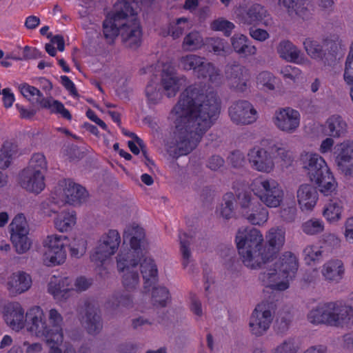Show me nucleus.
Wrapping results in <instances>:
<instances>
[{"label":"nucleus","instance_id":"1","mask_svg":"<svg viewBox=\"0 0 353 353\" xmlns=\"http://www.w3.org/2000/svg\"><path fill=\"white\" fill-rule=\"evenodd\" d=\"M219 110L215 92L198 84L188 87L170 112L174 130L167 143L168 152L174 157L190 153L215 123Z\"/></svg>","mask_w":353,"mask_h":353},{"label":"nucleus","instance_id":"2","mask_svg":"<svg viewBox=\"0 0 353 353\" xmlns=\"http://www.w3.org/2000/svg\"><path fill=\"white\" fill-rule=\"evenodd\" d=\"M6 324L13 330H21L27 321L28 330L39 338H44L49 347L48 353H61L59 345L63 342V317L55 308L43 310L39 306L31 307L26 314L18 302L7 304L3 310Z\"/></svg>","mask_w":353,"mask_h":353},{"label":"nucleus","instance_id":"3","mask_svg":"<svg viewBox=\"0 0 353 353\" xmlns=\"http://www.w3.org/2000/svg\"><path fill=\"white\" fill-rule=\"evenodd\" d=\"M103 34L111 43L121 34L123 42L130 48H137L141 42V30L134 11L125 0L118 1L114 5L113 17L104 21Z\"/></svg>","mask_w":353,"mask_h":353},{"label":"nucleus","instance_id":"4","mask_svg":"<svg viewBox=\"0 0 353 353\" xmlns=\"http://www.w3.org/2000/svg\"><path fill=\"white\" fill-rule=\"evenodd\" d=\"M235 241L243 264L250 269H257L268 261L270 254H265L262 233L256 228H241L237 231Z\"/></svg>","mask_w":353,"mask_h":353},{"label":"nucleus","instance_id":"5","mask_svg":"<svg viewBox=\"0 0 353 353\" xmlns=\"http://www.w3.org/2000/svg\"><path fill=\"white\" fill-rule=\"evenodd\" d=\"M301 160L310 180L318 185L321 192L329 195L336 190V182L320 155L307 152L301 155Z\"/></svg>","mask_w":353,"mask_h":353},{"label":"nucleus","instance_id":"6","mask_svg":"<svg viewBox=\"0 0 353 353\" xmlns=\"http://www.w3.org/2000/svg\"><path fill=\"white\" fill-rule=\"evenodd\" d=\"M347 308L345 305L335 302L319 304L307 314L310 323L331 326H342L347 322Z\"/></svg>","mask_w":353,"mask_h":353},{"label":"nucleus","instance_id":"7","mask_svg":"<svg viewBox=\"0 0 353 353\" xmlns=\"http://www.w3.org/2000/svg\"><path fill=\"white\" fill-rule=\"evenodd\" d=\"M250 188L254 195L268 208H277L283 201V190L274 179L257 177L252 181Z\"/></svg>","mask_w":353,"mask_h":353},{"label":"nucleus","instance_id":"8","mask_svg":"<svg viewBox=\"0 0 353 353\" xmlns=\"http://www.w3.org/2000/svg\"><path fill=\"white\" fill-rule=\"evenodd\" d=\"M237 201L240 205L241 216L249 223L262 225L268 221V210L258 201H254L250 193L245 191L239 192Z\"/></svg>","mask_w":353,"mask_h":353},{"label":"nucleus","instance_id":"9","mask_svg":"<svg viewBox=\"0 0 353 353\" xmlns=\"http://www.w3.org/2000/svg\"><path fill=\"white\" fill-rule=\"evenodd\" d=\"M121 236L116 230H110L99 239L98 244L92 254L91 261L100 265L113 255L119 248Z\"/></svg>","mask_w":353,"mask_h":353},{"label":"nucleus","instance_id":"10","mask_svg":"<svg viewBox=\"0 0 353 353\" xmlns=\"http://www.w3.org/2000/svg\"><path fill=\"white\" fill-rule=\"evenodd\" d=\"M66 244L65 236H48L43 242V262L48 266L63 263L66 259Z\"/></svg>","mask_w":353,"mask_h":353},{"label":"nucleus","instance_id":"11","mask_svg":"<svg viewBox=\"0 0 353 353\" xmlns=\"http://www.w3.org/2000/svg\"><path fill=\"white\" fill-rule=\"evenodd\" d=\"M10 239L18 254L26 253L30 250L32 242L28 234L29 228L26 217L19 214L12 219L10 225Z\"/></svg>","mask_w":353,"mask_h":353},{"label":"nucleus","instance_id":"12","mask_svg":"<svg viewBox=\"0 0 353 353\" xmlns=\"http://www.w3.org/2000/svg\"><path fill=\"white\" fill-rule=\"evenodd\" d=\"M274 313L269 304H260L252 312L249 321V330L255 336L264 335L269 330Z\"/></svg>","mask_w":353,"mask_h":353},{"label":"nucleus","instance_id":"13","mask_svg":"<svg viewBox=\"0 0 353 353\" xmlns=\"http://www.w3.org/2000/svg\"><path fill=\"white\" fill-rule=\"evenodd\" d=\"M301 114L291 107L276 109L272 117V122L280 131L286 134L294 133L300 125Z\"/></svg>","mask_w":353,"mask_h":353},{"label":"nucleus","instance_id":"14","mask_svg":"<svg viewBox=\"0 0 353 353\" xmlns=\"http://www.w3.org/2000/svg\"><path fill=\"white\" fill-rule=\"evenodd\" d=\"M237 19L240 23L248 26H265L273 25V21L267 9L259 3H253L239 11Z\"/></svg>","mask_w":353,"mask_h":353},{"label":"nucleus","instance_id":"15","mask_svg":"<svg viewBox=\"0 0 353 353\" xmlns=\"http://www.w3.org/2000/svg\"><path fill=\"white\" fill-rule=\"evenodd\" d=\"M57 194L61 202L74 205L84 202L88 196L84 188L71 180L65 179L60 181Z\"/></svg>","mask_w":353,"mask_h":353},{"label":"nucleus","instance_id":"16","mask_svg":"<svg viewBox=\"0 0 353 353\" xmlns=\"http://www.w3.org/2000/svg\"><path fill=\"white\" fill-rule=\"evenodd\" d=\"M231 121L236 125H249L257 119V112L248 101L233 103L228 109Z\"/></svg>","mask_w":353,"mask_h":353},{"label":"nucleus","instance_id":"17","mask_svg":"<svg viewBox=\"0 0 353 353\" xmlns=\"http://www.w3.org/2000/svg\"><path fill=\"white\" fill-rule=\"evenodd\" d=\"M335 162L338 170L347 177H353V142H343L335 147Z\"/></svg>","mask_w":353,"mask_h":353},{"label":"nucleus","instance_id":"18","mask_svg":"<svg viewBox=\"0 0 353 353\" xmlns=\"http://www.w3.org/2000/svg\"><path fill=\"white\" fill-rule=\"evenodd\" d=\"M320 272L324 281L330 284H337L345 276V266L341 259L332 258L321 266Z\"/></svg>","mask_w":353,"mask_h":353},{"label":"nucleus","instance_id":"19","mask_svg":"<svg viewBox=\"0 0 353 353\" xmlns=\"http://www.w3.org/2000/svg\"><path fill=\"white\" fill-rule=\"evenodd\" d=\"M248 161L251 167L261 172L270 173L274 168L271 154L263 148H254L248 152Z\"/></svg>","mask_w":353,"mask_h":353},{"label":"nucleus","instance_id":"20","mask_svg":"<svg viewBox=\"0 0 353 353\" xmlns=\"http://www.w3.org/2000/svg\"><path fill=\"white\" fill-rule=\"evenodd\" d=\"M228 85L234 89L243 92L247 88L248 70L238 63L228 64L225 70Z\"/></svg>","mask_w":353,"mask_h":353},{"label":"nucleus","instance_id":"21","mask_svg":"<svg viewBox=\"0 0 353 353\" xmlns=\"http://www.w3.org/2000/svg\"><path fill=\"white\" fill-rule=\"evenodd\" d=\"M143 257L141 249L132 248L121 249L116 259L118 272L138 269Z\"/></svg>","mask_w":353,"mask_h":353},{"label":"nucleus","instance_id":"22","mask_svg":"<svg viewBox=\"0 0 353 353\" xmlns=\"http://www.w3.org/2000/svg\"><path fill=\"white\" fill-rule=\"evenodd\" d=\"M260 280L266 286L272 290L283 291L289 288L288 279H287L274 263L269 265L266 270L261 272Z\"/></svg>","mask_w":353,"mask_h":353},{"label":"nucleus","instance_id":"23","mask_svg":"<svg viewBox=\"0 0 353 353\" xmlns=\"http://www.w3.org/2000/svg\"><path fill=\"white\" fill-rule=\"evenodd\" d=\"M32 285L30 276L22 271L11 274L6 281V289L9 294L16 296L28 291Z\"/></svg>","mask_w":353,"mask_h":353},{"label":"nucleus","instance_id":"24","mask_svg":"<svg viewBox=\"0 0 353 353\" xmlns=\"http://www.w3.org/2000/svg\"><path fill=\"white\" fill-rule=\"evenodd\" d=\"M283 8L291 18L299 17L307 20L310 17L307 0H272Z\"/></svg>","mask_w":353,"mask_h":353},{"label":"nucleus","instance_id":"25","mask_svg":"<svg viewBox=\"0 0 353 353\" xmlns=\"http://www.w3.org/2000/svg\"><path fill=\"white\" fill-rule=\"evenodd\" d=\"M268 248H264V254H270L268 261L283 248L285 241V230L281 227L271 228L265 234Z\"/></svg>","mask_w":353,"mask_h":353},{"label":"nucleus","instance_id":"26","mask_svg":"<svg viewBox=\"0 0 353 353\" xmlns=\"http://www.w3.org/2000/svg\"><path fill=\"white\" fill-rule=\"evenodd\" d=\"M181 81H185L183 77L176 76V70L170 64H164L162 70L161 83L166 95L168 97L175 96L181 85Z\"/></svg>","mask_w":353,"mask_h":353},{"label":"nucleus","instance_id":"27","mask_svg":"<svg viewBox=\"0 0 353 353\" xmlns=\"http://www.w3.org/2000/svg\"><path fill=\"white\" fill-rule=\"evenodd\" d=\"M44 179L39 171L24 169L20 174L19 183L27 191L38 194L45 188Z\"/></svg>","mask_w":353,"mask_h":353},{"label":"nucleus","instance_id":"28","mask_svg":"<svg viewBox=\"0 0 353 353\" xmlns=\"http://www.w3.org/2000/svg\"><path fill=\"white\" fill-rule=\"evenodd\" d=\"M276 52L288 62L302 64L307 61L301 51L289 40L281 41L276 46Z\"/></svg>","mask_w":353,"mask_h":353},{"label":"nucleus","instance_id":"29","mask_svg":"<svg viewBox=\"0 0 353 353\" xmlns=\"http://www.w3.org/2000/svg\"><path fill=\"white\" fill-rule=\"evenodd\" d=\"M82 322L90 334L96 335L99 334L103 326L98 307L91 303L86 304L85 315L82 318Z\"/></svg>","mask_w":353,"mask_h":353},{"label":"nucleus","instance_id":"30","mask_svg":"<svg viewBox=\"0 0 353 353\" xmlns=\"http://www.w3.org/2000/svg\"><path fill=\"white\" fill-rule=\"evenodd\" d=\"M296 197L302 210H311L316 204L318 192L312 185L302 184L296 191Z\"/></svg>","mask_w":353,"mask_h":353},{"label":"nucleus","instance_id":"31","mask_svg":"<svg viewBox=\"0 0 353 353\" xmlns=\"http://www.w3.org/2000/svg\"><path fill=\"white\" fill-rule=\"evenodd\" d=\"M196 76L198 79H203L214 86L221 85L223 81V77L220 69L212 63L205 61V60L198 69Z\"/></svg>","mask_w":353,"mask_h":353},{"label":"nucleus","instance_id":"32","mask_svg":"<svg viewBox=\"0 0 353 353\" xmlns=\"http://www.w3.org/2000/svg\"><path fill=\"white\" fill-rule=\"evenodd\" d=\"M287 279L294 277L298 270V259L291 252H285L274 263Z\"/></svg>","mask_w":353,"mask_h":353},{"label":"nucleus","instance_id":"33","mask_svg":"<svg viewBox=\"0 0 353 353\" xmlns=\"http://www.w3.org/2000/svg\"><path fill=\"white\" fill-rule=\"evenodd\" d=\"M141 272L144 280V288L154 284L158 279V270L154 260L150 257L142 259L139 263Z\"/></svg>","mask_w":353,"mask_h":353},{"label":"nucleus","instance_id":"34","mask_svg":"<svg viewBox=\"0 0 353 353\" xmlns=\"http://www.w3.org/2000/svg\"><path fill=\"white\" fill-rule=\"evenodd\" d=\"M123 238L124 241H129L130 248L141 249V246L145 239V232L144 230L137 224H130L125 227L123 231Z\"/></svg>","mask_w":353,"mask_h":353},{"label":"nucleus","instance_id":"35","mask_svg":"<svg viewBox=\"0 0 353 353\" xmlns=\"http://www.w3.org/2000/svg\"><path fill=\"white\" fill-rule=\"evenodd\" d=\"M343 202L337 198L330 199L324 206L323 216L329 223H336L341 219Z\"/></svg>","mask_w":353,"mask_h":353},{"label":"nucleus","instance_id":"36","mask_svg":"<svg viewBox=\"0 0 353 353\" xmlns=\"http://www.w3.org/2000/svg\"><path fill=\"white\" fill-rule=\"evenodd\" d=\"M347 125L343 119L337 115L330 117L324 126L325 134L333 137H340L346 132Z\"/></svg>","mask_w":353,"mask_h":353},{"label":"nucleus","instance_id":"37","mask_svg":"<svg viewBox=\"0 0 353 353\" xmlns=\"http://www.w3.org/2000/svg\"><path fill=\"white\" fill-rule=\"evenodd\" d=\"M179 241L180 244V252L182 257V265L188 272L192 271V267L189 265L192 262V252L190 245L192 243V238L186 233H179Z\"/></svg>","mask_w":353,"mask_h":353},{"label":"nucleus","instance_id":"38","mask_svg":"<svg viewBox=\"0 0 353 353\" xmlns=\"http://www.w3.org/2000/svg\"><path fill=\"white\" fill-rule=\"evenodd\" d=\"M72 289L71 280L65 277L57 282L51 281L48 284V292L54 296L55 299H66L68 292Z\"/></svg>","mask_w":353,"mask_h":353},{"label":"nucleus","instance_id":"39","mask_svg":"<svg viewBox=\"0 0 353 353\" xmlns=\"http://www.w3.org/2000/svg\"><path fill=\"white\" fill-rule=\"evenodd\" d=\"M76 223V214L74 211L63 210L59 213L54 220L56 228L60 232H67L70 230Z\"/></svg>","mask_w":353,"mask_h":353},{"label":"nucleus","instance_id":"40","mask_svg":"<svg viewBox=\"0 0 353 353\" xmlns=\"http://www.w3.org/2000/svg\"><path fill=\"white\" fill-rule=\"evenodd\" d=\"M271 151L275 155V158L280 161L283 167L288 168L292 165L294 159L293 152L283 144L274 145L271 147Z\"/></svg>","mask_w":353,"mask_h":353},{"label":"nucleus","instance_id":"41","mask_svg":"<svg viewBox=\"0 0 353 353\" xmlns=\"http://www.w3.org/2000/svg\"><path fill=\"white\" fill-rule=\"evenodd\" d=\"M205 45L210 52L219 56H225L229 53L228 43L223 39L219 37L207 38Z\"/></svg>","mask_w":353,"mask_h":353},{"label":"nucleus","instance_id":"42","mask_svg":"<svg viewBox=\"0 0 353 353\" xmlns=\"http://www.w3.org/2000/svg\"><path fill=\"white\" fill-rule=\"evenodd\" d=\"M205 44L203 37L198 31H192L183 39L182 48L185 51H194Z\"/></svg>","mask_w":353,"mask_h":353},{"label":"nucleus","instance_id":"43","mask_svg":"<svg viewBox=\"0 0 353 353\" xmlns=\"http://www.w3.org/2000/svg\"><path fill=\"white\" fill-rule=\"evenodd\" d=\"M39 105L43 108L50 109L52 112L60 114L63 118L70 120L72 117L69 111L65 108L63 104L52 97L46 99H40Z\"/></svg>","mask_w":353,"mask_h":353},{"label":"nucleus","instance_id":"44","mask_svg":"<svg viewBox=\"0 0 353 353\" xmlns=\"http://www.w3.org/2000/svg\"><path fill=\"white\" fill-rule=\"evenodd\" d=\"M256 86L263 91H273L276 88V78L268 71H262L256 76Z\"/></svg>","mask_w":353,"mask_h":353},{"label":"nucleus","instance_id":"45","mask_svg":"<svg viewBox=\"0 0 353 353\" xmlns=\"http://www.w3.org/2000/svg\"><path fill=\"white\" fill-rule=\"evenodd\" d=\"M204 60V57L192 54H188L180 58L179 67L184 70H193L195 75H196L197 70L201 67Z\"/></svg>","mask_w":353,"mask_h":353},{"label":"nucleus","instance_id":"46","mask_svg":"<svg viewBox=\"0 0 353 353\" xmlns=\"http://www.w3.org/2000/svg\"><path fill=\"white\" fill-rule=\"evenodd\" d=\"M303 46L307 54L312 59L322 60L325 56L323 47L318 41L311 38H307L303 41Z\"/></svg>","mask_w":353,"mask_h":353},{"label":"nucleus","instance_id":"47","mask_svg":"<svg viewBox=\"0 0 353 353\" xmlns=\"http://www.w3.org/2000/svg\"><path fill=\"white\" fill-rule=\"evenodd\" d=\"M121 274L122 284L128 291L135 290L139 284L138 269L119 272Z\"/></svg>","mask_w":353,"mask_h":353},{"label":"nucleus","instance_id":"48","mask_svg":"<svg viewBox=\"0 0 353 353\" xmlns=\"http://www.w3.org/2000/svg\"><path fill=\"white\" fill-rule=\"evenodd\" d=\"M17 152V146L11 142H6L0 151V168H7Z\"/></svg>","mask_w":353,"mask_h":353},{"label":"nucleus","instance_id":"49","mask_svg":"<svg viewBox=\"0 0 353 353\" xmlns=\"http://www.w3.org/2000/svg\"><path fill=\"white\" fill-rule=\"evenodd\" d=\"M325 228L324 222L316 218L310 219L301 225L302 231L307 235H316L321 233Z\"/></svg>","mask_w":353,"mask_h":353},{"label":"nucleus","instance_id":"50","mask_svg":"<svg viewBox=\"0 0 353 353\" xmlns=\"http://www.w3.org/2000/svg\"><path fill=\"white\" fill-rule=\"evenodd\" d=\"M300 346L294 338H288L274 347L270 353H298Z\"/></svg>","mask_w":353,"mask_h":353},{"label":"nucleus","instance_id":"51","mask_svg":"<svg viewBox=\"0 0 353 353\" xmlns=\"http://www.w3.org/2000/svg\"><path fill=\"white\" fill-rule=\"evenodd\" d=\"M343 79L345 82L351 86L350 96L353 101V42L351 43L350 50L346 58Z\"/></svg>","mask_w":353,"mask_h":353},{"label":"nucleus","instance_id":"52","mask_svg":"<svg viewBox=\"0 0 353 353\" xmlns=\"http://www.w3.org/2000/svg\"><path fill=\"white\" fill-rule=\"evenodd\" d=\"M218 213L225 220L231 219L234 215V196L232 194H226L223 203L218 210Z\"/></svg>","mask_w":353,"mask_h":353},{"label":"nucleus","instance_id":"53","mask_svg":"<svg viewBox=\"0 0 353 353\" xmlns=\"http://www.w3.org/2000/svg\"><path fill=\"white\" fill-rule=\"evenodd\" d=\"M26 169L31 171H39L40 173L44 175L48 169V163L45 156L41 153L33 154L28 166Z\"/></svg>","mask_w":353,"mask_h":353},{"label":"nucleus","instance_id":"54","mask_svg":"<svg viewBox=\"0 0 353 353\" xmlns=\"http://www.w3.org/2000/svg\"><path fill=\"white\" fill-rule=\"evenodd\" d=\"M190 28L188 18L181 17L177 19L175 23L170 25L168 34L176 39L179 38L183 34V32Z\"/></svg>","mask_w":353,"mask_h":353},{"label":"nucleus","instance_id":"55","mask_svg":"<svg viewBox=\"0 0 353 353\" xmlns=\"http://www.w3.org/2000/svg\"><path fill=\"white\" fill-rule=\"evenodd\" d=\"M170 294L165 287L154 288L152 291V301L154 305L165 307Z\"/></svg>","mask_w":353,"mask_h":353},{"label":"nucleus","instance_id":"56","mask_svg":"<svg viewBox=\"0 0 353 353\" xmlns=\"http://www.w3.org/2000/svg\"><path fill=\"white\" fill-rule=\"evenodd\" d=\"M21 93L29 101L34 100L37 104L40 99H46L43 96L41 91L37 88L32 86L28 83H23L19 85Z\"/></svg>","mask_w":353,"mask_h":353},{"label":"nucleus","instance_id":"57","mask_svg":"<svg viewBox=\"0 0 353 353\" xmlns=\"http://www.w3.org/2000/svg\"><path fill=\"white\" fill-rule=\"evenodd\" d=\"M235 26L233 23L224 18H219L210 23V28L214 31H221L226 37H229Z\"/></svg>","mask_w":353,"mask_h":353},{"label":"nucleus","instance_id":"58","mask_svg":"<svg viewBox=\"0 0 353 353\" xmlns=\"http://www.w3.org/2000/svg\"><path fill=\"white\" fill-rule=\"evenodd\" d=\"M87 241L84 238H74L70 244V254L76 258L81 257L86 252Z\"/></svg>","mask_w":353,"mask_h":353},{"label":"nucleus","instance_id":"59","mask_svg":"<svg viewBox=\"0 0 353 353\" xmlns=\"http://www.w3.org/2000/svg\"><path fill=\"white\" fill-rule=\"evenodd\" d=\"M341 46V40L337 34H330L323 41V47L325 50L330 53H336Z\"/></svg>","mask_w":353,"mask_h":353},{"label":"nucleus","instance_id":"60","mask_svg":"<svg viewBox=\"0 0 353 353\" xmlns=\"http://www.w3.org/2000/svg\"><path fill=\"white\" fill-rule=\"evenodd\" d=\"M41 208L45 215L50 216L52 214L59 212V210L61 208V205L59 204V202L53 197L42 202L41 204Z\"/></svg>","mask_w":353,"mask_h":353},{"label":"nucleus","instance_id":"61","mask_svg":"<svg viewBox=\"0 0 353 353\" xmlns=\"http://www.w3.org/2000/svg\"><path fill=\"white\" fill-rule=\"evenodd\" d=\"M112 307L117 310L119 307L131 308L133 306L132 297L127 294H117L113 297Z\"/></svg>","mask_w":353,"mask_h":353},{"label":"nucleus","instance_id":"62","mask_svg":"<svg viewBox=\"0 0 353 353\" xmlns=\"http://www.w3.org/2000/svg\"><path fill=\"white\" fill-rule=\"evenodd\" d=\"M145 94L148 101L154 104L159 102L162 97L161 92L153 82H150L146 86Z\"/></svg>","mask_w":353,"mask_h":353},{"label":"nucleus","instance_id":"63","mask_svg":"<svg viewBox=\"0 0 353 353\" xmlns=\"http://www.w3.org/2000/svg\"><path fill=\"white\" fill-rule=\"evenodd\" d=\"M303 255L307 263L320 260L323 256V251L320 248L308 245L303 250Z\"/></svg>","mask_w":353,"mask_h":353},{"label":"nucleus","instance_id":"64","mask_svg":"<svg viewBox=\"0 0 353 353\" xmlns=\"http://www.w3.org/2000/svg\"><path fill=\"white\" fill-rule=\"evenodd\" d=\"M343 236L346 242L353 244V216L347 218L344 222Z\"/></svg>","mask_w":353,"mask_h":353}]
</instances>
